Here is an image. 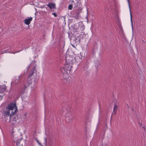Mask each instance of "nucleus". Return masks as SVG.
<instances>
[{"label":"nucleus","mask_w":146,"mask_h":146,"mask_svg":"<svg viewBox=\"0 0 146 146\" xmlns=\"http://www.w3.org/2000/svg\"><path fill=\"white\" fill-rule=\"evenodd\" d=\"M18 111L17 107L15 103H11L9 104L6 108L5 110L4 111L5 117L9 116L11 117L15 114Z\"/></svg>","instance_id":"nucleus-1"},{"label":"nucleus","mask_w":146,"mask_h":146,"mask_svg":"<svg viewBox=\"0 0 146 146\" xmlns=\"http://www.w3.org/2000/svg\"><path fill=\"white\" fill-rule=\"evenodd\" d=\"M62 107V109L63 111L65 112L66 113V121L68 123L72 122L73 121L74 117L71 112V106L66 104L64 106V104H63Z\"/></svg>","instance_id":"nucleus-2"},{"label":"nucleus","mask_w":146,"mask_h":146,"mask_svg":"<svg viewBox=\"0 0 146 146\" xmlns=\"http://www.w3.org/2000/svg\"><path fill=\"white\" fill-rule=\"evenodd\" d=\"M74 58H74L71 56L69 55H67L66 56L65 60L66 64H70L72 65L74 63V61L76 62V60H77L78 58H80V57L78 56H76V57Z\"/></svg>","instance_id":"nucleus-3"},{"label":"nucleus","mask_w":146,"mask_h":146,"mask_svg":"<svg viewBox=\"0 0 146 146\" xmlns=\"http://www.w3.org/2000/svg\"><path fill=\"white\" fill-rule=\"evenodd\" d=\"M72 3H74V8L76 9H80L82 10L83 9L82 6L81 4L82 1L81 0H76L74 1L72 0Z\"/></svg>","instance_id":"nucleus-4"},{"label":"nucleus","mask_w":146,"mask_h":146,"mask_svg":"<svg viewBox=\"0 0 146 146\" xmlns=\"http://www.w3.org/2000/svg\"><path fill=\"white\" fill-rule=\"evenodd\" d=\"M73 12V17L77 19L78 18L80 14L82 12V10H80V9H74Z\"/></svg>","instance_id":"nucleus-5"},{"label":"nucleus","mask_w":146,"mask_h":146,"mask_svg":"<svg viewBox=\"0 0 146 146\" xmlns=\"http://www.w3.org/2000/svg\"><path fill=\"white\" fill-rule=\"evenodd\" d=\"M29 69H31V72H30L29 75L28 76V78H30L31 76L33 74L34 71L36 70L35 67V66H32L31 64L28 66L27 70L29 71Z\"/></svg>","instance_id":"nucleus-6"},{"label":"nucleus","mask_w":146,"mask_h":146,"mask_svg":"<svg viewBox=\"0 0 146 146\" xmlns=\"http://www.w3.org/2000/svg\"><path fill=\"white\" fill-rule=\"evenodd\" d=\"M72 65L70 64H66L62 69L66 72L68 71H70L71 70V68L72 67Z\"/></svg>","instance_id":"nucleus-7"},{"label":"nucleus","mask_w":146,"mask_h":146,"mask_svg":"<svg viewBox=\"0 0 146 146\" xmlns=\"http://www.w3.org/2000/svg\"><path fill=\"white\" fill-rule=\"evenodd\" d=\"M32 20L33 18L31 17H30L29 18L26 19L24 20L25 23L26 25H29Z\"/></svg>","instance_id":"nucleus-8"},{"label":"nucleus","mask_w":146,"mask_h":146,"mask_svg":"<svg viewBox=\"0 0 146 146\" xmlns=\"http://www.w3.org/2000/svg\"><path fill=\"white\" fill-rule=\"evenodd\" d=\"M78 28L81 31L84 30L85 29V27L82 22H80L78 23Z\"/></svg>","instance_id":"nucleus-9"},{"label":"nucleus","mask_w":146,"mask_h":146,"mask_svg":"<svg viewBox=\"0 0 146 146\" xmlns=\"http://www.w3.org/2000/svg\"><path fill=\"white\" fill-rule=\"evenodd\" d=\"M118 108V106L117 105V104H114V106L113 108V112L112 114V115H115L116 114L117 112V110Z\"/></svg>","instance_id":"nucleus-10"},{"label":"nucleus","mask_w":146,"mask_h":146,"mask_svg":"<svg viewBox=\"0 0 146 146\" xmlns=\"http://www.w3.org/2000/svg\"><path fill=\"white\" fill-rule=\"evenodd\" d=\"M22 139V138H18V137L17 138H15V139H14V141L15 142H16L17 146H19L20 145V142L21 141V140Z\"/></svg>","instance_id":"nucleus-11"},{"label":"nucleus","mask_w":146,"mask_h":146,"mask_svg":"<svg viewBox=\"0 0 146 146\" xmlns=\"http://www.w3.org/2000/svg\"><path fill=\"white\" fill-rule=\"evenodd\" d=\"M46 5L50 9H54L55 8V5L54 3H49Z\"/></svg>","instance_id":"nucleus-12"},{"label":"nucleus","mask_w":146,"mask_h":146,"mask_svg":"<svg viewBox=\"0 0 146 146\" xmlns=\"http://www.w3.org/2000/svg\"><path fill=\"white\" fill-rule=\"evenodd\" d=\"M127 2H128V3L129 7V11H130V21H131V22L132 27V28H133V25L132 18V15H131V8H130V4L129 0H127Z\"/></svg>","instance_id":"nucleus-13"},{"label":"nucleus","mask_w":146,"mask_h":146,"mask_svg":"<svg viewBox=\"0 0 146 146\" xmlns=\"http://www.w3.org/2000/svg\"><path fill=\"white\" fill-rule=\"evenodd\" d=\"M30 84V83L27 80L24 82L23 84L24 90H25V89L27 88L29 85Z\"/></svg>","instance_id":"nucleus-14"},{"label":"nucleus","mask_w":146,"mask_h":146,"mask_svg":"<svg viewBox=\"0 0 146 146\" xmlns=\"http://www.w3.org/2000/svg\"><path fill=\"white\" fill-rule=\"evenodd\" d=\"M7 89V87L5 85H0V89L2 91H5Z\"/></svg>","instance_id":"nucleus-15"},{"label":"nucleus","mask_w":146,"mask_h":146,"mask_svg":"<svg viewBox=\"0 0 146 146\" xmlns=\"http://www.w3.org/2000/svg\"><path fill=\"white\" fill-rule=\"evenodd\" d=\"M75 40L76 41L78 40L79 42H80L81 39H82L83 38V36H82L81 37H79V36H76Z\"/></svg>","instance_id":"nucleus-16"},{"label":"nucleus","mask_w":146,"mask_h":146,"mask_svg":"<svg viewBox=\"0 0 146 146\" xmlns=\"http://www.w3.org/2000/svg\"><path fill=\"white\" fill-rule=\"evenodd\" d=\"M73 5H74V4L73 3L72 4H71L69 5L68 6V9L70 10H72V7H73V6H72Z\"/></svg>","instance_id":"nucleus-17"},{"label":"nucleus","mask_w":146,"mask_h":146,"mask_svg":"<svg viewBox=\"0 0 146 146\" xmlns=\"http://www.w3.org/2000/svg\"><path fill=\"white\" fill-rule=\"evenodd\" d=\"M44 139L45 145L46 146L47 144V138L46 137L44 138Z\"/></svg>","instance_id":"nucleus-18"},{"label":"nucleus","mask_w":146,"mask_h":146,"mask_svg":"<svg viewBox=\"0 0 146 146\" xmlns=\"http://www.w3.org/2000/svg\"><path fill=\"white\" fill-rule=\"evenodd\" d=\"M52 14L54 15L55 17H56L57 16V14L55 13H52Z\"/></svg>","instance_id":"nucleus-19"},{"label":"nucleus","mask_w":146,"mask_h":146,"mask_svg":"<svg viewBox=\"0 0 146 146\" xmlns=\"http://www.w3.org/2000/svg\"><path fill=\"white\" fill-rule=\"evenodd\" d=\"M82 35V34H78V35H76V36H79V37H81L82 36H81V35Z\"/></svg>","instance_id":"nucleus-20"},{"label":"nucleus","mask_w":146,"mask_h":146,"mask_svg":"<svg viewBox=\"0 0 146 146\" xmlns=\"http://www.w3.org/2000/svg\"><path fill=\"white\" fill-rule=\"evenodd\" d=\"M105 13H107L108 12V9H105Z\"/></svg>","instance_id":"nucleus-21"},{"label":"nucleus","mask_w":146,"mask_h":146,"mask_svg":"<svg viewBox=\"0 0 146 146\" xmlns=\"http://www.w3.org/2000/svg\"><path fill=\"white\" fill-rule=\"evenodd\" d=\"M64 82H67V80L66 79H64Z\"/></svg>","instance_id":"nucleus-22"},{"label":"nucleus","mask_w":146,"mask_h":146,"mask_svg":"<svg viewBox=\"0 0 146 146\" xmlns=\"http://www.w3.org/2000/svg\"><path fill=\"white\" fill-rule=\"evenodd\" d=\"M7 50H5V51L4 52H3V53H7Z\"/></svg>","instance_id":"nucleus-23"},{"label":"nucleus","mask_w":146,"mask_h":146,"mask_svg":"<svg viewBox=\"0 0 146 146\" xmlns=\"http://www.w3.org/2000/svg\"><path fill=\"white\" fill-rule=\"evenodd\" d=\"M13 121H16V119L14 118L13 119Z\"/></svg>","instance_id":"nucleus-24"},{"label":"nucleus","mask_w":146,"mask_h":146,"mask_svg":"<svg viewBox=\"0 0 146 146\" xmlns=\"http://www.w3.org/2000/svg\"><path fill=\"white\" fill-rule=\"evenodd\" d=\"M37 142H38L40 144V143H39V142L38 141V140H37Z\"/></svg>","instance_id":"nucleus-25"},{"label":"nucleus","mask_w":146,"mask_h":146,"mask_svg":"<svg viewBox=\"0 0 146 146\" xmlns=\"http://www.w3.org/2000/svg\"><path fill=\"white\" fill-rule=\"evenodd\" d=\"M72 46H73L74 47V46L72 44Z\"/></svg>","instance_id":"nucleus-26"}]
</instances>
